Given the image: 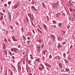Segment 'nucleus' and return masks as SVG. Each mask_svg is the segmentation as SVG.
<instances>
[{
    "instance_id": "nucleus-27",
    "label": "nucleus",
    "mask_w": 75,
    "mask_h": 75,
    "mask_svg": "<svg viewBox=\"0 0 75 75\" xmlns=\"http://www.w3.org/2000/svg\"><path fill=\"white\" fill-rule=\"evenodd\" d=\"M3 16L2 15L1 17V18H0V20L1 21L2 20V19H3Z\"/></svg>"
},
{
    "instance_id": "nucleus-12",
    "label": "nucleus",
    "mask_w": 75,
    "mask_h": 75,
    "mask_svg": "<svg viewBox=\"0 0 75 75\" xmlns=\"http://www.w3.org/2000/svg\"><path fill=\"white\" fill-rule=\"evenodd\" d=\"M38 69L40 71H42V68L40 67H38Z\"/></svg>"
},
{
    "instance_id": "nucleus-30",
    "label": "nucleus",
    "mask_w": 75,
    "mask_h": 75,
    "mask_svg": "<svg viewBox=\"0 0 75 75\" xmlns=\"http://www.w3.org/2000/svg\"><path fill=\"white\" fill-rule=\"evenodd\" d=\"M13 40L14 41H18V40L17 39H13Z\"/></svg>"
},
{
    "instance_id": "nucleus-56",
    "label": "nucleus",
    "mask_w": 75,
    "mask_h": 75,
    "mask_svg": "<svg viewBox=\"0 0 75 75\" xmlns=\"http://www.w3.org/2000/svg\"><path fill=\"white\" fill-rule=\"evenodd\" d=\"M10 27L11 28V29H12V30H13V27L10 26Z\"/></svg>"
},
{
    "instance_id": "nucleus-42",
    "label": "nucleus",
    "mask_w": 75,
    "mask_h": 75,
    "mask_svg": "<svg viewBox=\"0 0 75 75\" xmlns=\"http://www.w3.org/2000/svg\"><path fill=\"white\" fill-rule=\"evenodd\" d=\"M0 15H1L2 16H4L3 14L1 12H0Z\"/></svg>"
},
{
    "instance_id": "nucleus-46",
    "label": "nucleus",
    "mask_w": 75,
    "mask_h": 75,
    "mask_svg": "<svg viewBox=\"0 0 75 75\" xmlns=\"http://www.w3.org/2000/svg\"><path fill=\"white\" fill-rule=\"evenodd\" d=\"M69 54V51H68L67 52V54Z\"/></svg>"
},
{
    "instance_id": "nucleus-18",
    "label": "nucleus",
    "mask_w": 75,
    "mask_h": 75,
    "mask_svg": "<svg viewBox=\"0 0 75 75\" xmlns=\"http://www.w3.org/2000/svg\"><path fill=\"white\" fill-rule=\"evenodd\" d=\"M21 32H22V33H23V32H24V29H23V27L21 28Z\"/></svg>"
},
{
    "instance_id": "nucleus-58",
    "label": "nucleus",
    "mask_w": 75,
    "mask_h": 75,
    "mask_svg": "<svg viewBox=\"0 0 75 75\" xmlns=\"http://www.w3.org/2000/svg\"><path fill=\"white\" fill-rule=\"evenodd\" d=\"M53 26L54 28H56V26L55 25H53Z\"/></svg>"
},
{
    "instance_id": "nucleus-38",
    "label": "nucleus",
    "mask_w": 75,
    "mask_h": 75,
    "mask_svg": "<svg viewBox=\"0 0 75 75\" xmlns=\"http://www.w3.org/2000/svg\"><path fill=\"white\" fill-rule=\"evenodd\" d=\"M63 56L64 57H66V54H65V53H64L63 54Z\"/></svg>"
},
{
    "instance_id": "nucleus-60",
    "label": "nucleus",
    "mask_w": 75,
    "mask_h": 75,
    "mask_svg": "<svg viewBox=\"0 0 75 75\" xmlns=\"http://www.w3.org/2000/svg\"><path fill=\"white\" fill-rule=\"evenodd\" d=\"M28 40H30V37H28Z\"/></svg>"
},
{
    "instance_id": "nucleus-26",
    "label": "nucleus",
    "mask_w": 75,
    "mask_h": 75,
    "mask_svg": "<svg viewBox=\"0 0 75 75\" xmlns=\"http://www.w3.org/2000/svg\"><path fill=\"white\" fill-rule=\"evenodd\" d=\"M4 51L5 54H6V55H7V51H6L5 50H4Z\"/></svg>"
},
{
    "instance_id": "nucleus-39",
    "label": "nucleus",
    "mask_w": 75,
    "mask_h": 75,
    "mask_svg": "<svg viewBox=\"0 0 75 75\" xmlns=\"http://www.w3.org/2000/svg\"><path fill=\"white\" fill-rule=\"evenodd\" d=\"M52 22L53 23H54V24H55V23H56V22H55V21L54 20L52 21Z\"/></svg>"
},
{
    "instance_id": "nucleus-23",
    "label": "nucleus",
    "mask_w": 75,
    "mask_h": 75,
    "mask_svg": "<svg viewBox=\"0 0 75 75\" xmlns=\"http://www.w3.org/2000/svg\"><path fill=\"white\" fill-rule=\"evenodd\" d=\"M62 32H63V34H62V35H64V34H65V31L64 30H62Z\"/></svg>"
},
{
    "instance_id": "nucleus-63",
    "label": "nucleus",
    "mask_w": 75,
    "mask_h": 75,
    "mask_svg": "<svg viewBox=\"0 0 75 75\" xmlns=\"http://www.w3.org/2000/svg\"><path fill=\"white\" fill-rule=\"evenodd\" d=\"M6 75H7V69H6Z\"/></svg>"
},
{
    "instance_id": "nucleus-40",
    "label": "nucleus",
    "mask_w": 75,
    "mask_h": 75,
    "mask_svg": "<svg viewBox=\"0 0 75 75\" xmlns=\"http://www.w3.org/2000/svg\"><path fill=\"white\" fill-rule=\"evenodd\" d=\"M11 3V2L10 1H9L8 3V4H10Z\"/></svg>"
},
{
    "instance_id": "nucleus-32",
    "label": "nucleus",
    "mask_w": 75,
    "mask_h": 75,
    "mask_svg": "<svg viewBox=\"0 0 75 75\" xmlns=\"http://www.w3.org/2000/svg\"><path fill=\"white\" fill-rule=\"evenodd\" d=\"M43 26H44V27H45V28H47V27L46 26V25H45L44 24H43Z\"/></svg>"
},
{
    "instance_id": "nucleus-51",
    "label": "nucleus",
    "mask_w": 75,
    "mask_h": 75,
    "mask_svg": "<svg viewBox=\"0 0 75 75\" xmlns=\"http://www.w3.org/2000/svg\"><path fill=\"white\" fill-rule=\"evenodd\" d=\"M43 59L44 61L45 60V57H44V56L43 57Z\"/></svg>"
},
{
    "instance_id": "nucleus-57",
    "label": "nucleus",
    "mask_w": 75,
    "mask_h": 75,
    "mask_svg": "<svg viewBox=\"0 0 75 75\" xmlns=\"http://www.w3.org/2000/svg\"><path fill=\"white\" fill-rule=\"evenodd\" d=\"M44 45H42V48H43L44 47Z\"/></svg>"
},
{
    "instance_id": "nucleus-33",
    "label": "nucleus",
    "mask_w": 75,
    "mask_h": 75,
    "mask_svg": "<svg viewBox=\"0 0 75 75\" xmlns=\"http://www.w3.org/2000/svg\"><path fill=\"white\" fill-rule=\"evenodd\" d=\"M31 61L30 60H29V61H28V64H29V65H30V63H31Z\"/></svg>"
},
{
    "instance_id": "nucleus-6",
    "label": "nucleus",
    "mask_w": 75,
    "mask_h": 75,
    "mask_svg": "<svg viewBox=\"0 0 75 75\" xmlns=\"http://www.w3.org/2000/svg\"><path fill=\"white\" fill-rule=\"evenodd\" d=\"M61 16V13H57L56 14V16L57 17H58L59 16Z\"/></svg>"
},
{
    "instance_id": "nucleus-20",
    "label": "nucleus",
    "mask_w": 75,
    "mask_h": 75,
    "mask_svg": "<svg viewBox=\"0 0 75 75\" xmlns=\"http://www.w3.org/2000/svg\"><path fill=\"white\" fill-rule=\"evenodd\" d=\"M42 4L43 6V7H45V4H44V3L42 2Z\"/></svg>"
},
{
    "instance_id": "nucleus-36",
    "label": "nucleus",
    "mask_w": 75,
    "mask_h": 75,
    "mask_svg": "<svg viewBox=\"0 0 75 75\" xmlns=\"http://www.w3.org/2000/svg\"><path fill=\"white\" fill-rule=\"evenodd\" d=\"M4 41H5V42H7V40H6V39L5 38L4 39Z\"/></svg>"
},
{
    "instance_id": "nucleus-13",
    "label": "nucleus",
    "mask_w": 75,
    "mask_h": 75,
    "mask_svg": "<svg viewBox=\"0 0 75 75\" xmlns=\"http://www.w3.org/2000/svg\"><path fill=\"white\" fill-rule=\"evenodd\" d=\"M65 70L66 72H68V71H69V69L68 68H66L65 69Z\"/></svg>"
},
{
    "instance_id": "nucleus-49",
    "label": "nucleus",
    "mask_w": 75,
    "mask_h": 75,
    "mask_svg": "<svg viewBox=\"0 0 75 75\" xmlns=\"http://www.w3.org/2000/svg\"><path fill=\"white\" fill-rule=\"evenodd\" d=\"M45 66H47L48 64H47V63H45Z\"/></svg>"
},
{
    "instance_id": "nucleus-47",
    "label": "nucleus",
    "mask_w": 75,
    "mask_h": 75,
    "mask_svg": "<svg viewBox=\"0 0 75 75\" xmlns=\"http://www.w3.org/2000/svg\"><path fill=\"white\" fill-rule=\"evenodd\" d=\"M9 53L11 55H11H12V53H11L10 52H9Z\"/></svg>"
},
{
    "instance_id": "nucleus-59",
    "label": "nucleus",
    "mask_w": 75,
    "mask_h": 75,
    "mask_svg": "<svg viewBox=\"0 0 75 75\" xmlns=\"http://www.w3.org/2000/svg\"><path fill=\"white\" fill-rule=\"evenodd\" d=\"M5 10L3 9V13H5Z\"/></svg>"
},
{
    "instance_id": "nucleus-16",
    "label": "nucleus",
    "mask_w": 75,
    "mask_h": 75,
    "mask_svg": "<svg viewBox=\"0 0 75 75\" xmlns=\"http://www.w3.org/2000/svg\"><path fill=\"white\" fill-rule=\"evenodd\" d=\"M18 50V49H16V48H14V52H16Z\"/></svg>"
},
{
    "instance_id": "nucleus-53",
    "label": "nucleus",
    "mask_w": 75,
    "mask_h": 75,
    "mask_svg": "<svg viewBox=\"0 0 75 75\" xmlns=\"http://www.w3.org/2000/svg\"><path fill=\"white\" fill-rule=\"evenodd\" d=\"M69 27H70V26H69V25H68V27H67V28H68V29H69Z\"/></svg>"
},
{
    "instance_id": "nucleus-29",
    "label": "nucleus",
    "mask_w": 75,
    "mask_h": 75,
    "mask_svg": "<svg viewBox=\"0 0 75 75\" xmlns=\"http://www.w3.org/2000/svg\"><path fill=\"white\" fill-rule=\"evenodd\" d=\"M62 44H63V45H64V44H66V42H63L62 43Z\"/></svg>"
},
{
    "instance_id": "nucleus-28",
    "label": "nucleus",
    "mask_w": 75,
    "mask_h": 75,
    "mask_svg": "<svg viewBox=\"0 0 75 75\" xmlns=\"http://www.w3.org/2000/svg\"><path fill=\"white\" fill-rule=\"evenodd\" d=\"M46 17L47 19V21H49V17H48V16H47Z\"/></svg>"
},
{
    "instance_id": "nucleus-24",
    "label": "nucleus",
    "mask_w": 75,
    "mask_h": 75,
    "mask_svg": "<svg viewBox=\"0 0 75 75\" xmlns=\"http://www.w3.org/2000/svg\"><path fill=\"white\" fill-rule=\"evenodd\" d=\"M49 57L50 58V59H51L52 58V55H51V54H50L49 56Z\"/></svg>"
},
{
    "instance_id": "nucleus-10",
    "label": "nucleus",
    "mask_w": 75,
    "mask_h": 75,
    "mask_svg": "<svg viewBox=\"0 0 75 75\" xmlns=\"http://www.w3.org/2000/svg\"><path fill=\"white\" fill-rule=\"evenodd\" d=\"M55 58H56V59H58V60H59V59H60V58L59 57V56H56L55 57Z\"/></svg>"
},
{
    "instance_id": "nucleus-7",
    "label": "nucleus",
    "mask_w": 75,
    "mask_h": 75,
    "mask_svg": "<svg viewBox=\"0 0 75 75\" xmlns=\"http://www.w3.org/2000/svg\"><path fill=\"white\" fill-rule=\"evenodd\" d=\"M31 8L33 9V10H35V11H37V9H35V7L34 6H31Z\"/></svg>"
},
{
    "instance_id": "nucleus-25",
    "label": "nucleus",
    "mask_w": 75,
    "mask_h": 75,
    "mask_svg": "<svg viewBox=\"0 0 75 75\" xmlns=\"http://www.w3.org/2000/svg\"><path fill=\"white\" fill-rule=\"evenodd\" d=\"M40 48H41L40 46H38V51H39V52L40 51Z\"/></svg>"
},
{
    "instance_id": "nucleus-2",
    "label": "nucleus",
    "mask_w": 75,
    "mask_h": 75,
    "mask_svg": "<svg viewBox=\"0 0 75 75\" xmlns=\"http://www.w3.org/2000/svg\"><path fill=\"white\" fill-rule=\"evenodd\" d=\"M50 37L51 38H52L54 39L53 41H55V36L54 35H50Z\"/></svg>"
},
{
    "instance_id": "nucleus-19",
    "label": "nucleus",
    "mask_w": 75,
    "mask_h": 75,
    "mask_svg": "<svg viewBox=\"0 0 75 75\" xmlns=\"http://www.w3.org/2000/svg\"><path fill=\"white\" fill-rule=\"evenodd\" d=\"M40 59H35V61H39V62H41V61H40Z\"/></svg>"
},
{
    "instance_id": "nucleus-37",
    "label": "nucleus",
    "mask_w": 75,
    "mask_h": 75,
    "mask_svg": "<svg viewBox=\"0 0 75 75\" xmlns=\"http://www.w3.org/2000/svg\"><path fill=\"white\" fill-rule=\"evenodd\" d=\"M14 48L11 49V51H12V52H13V51H14Z\"/></svg>"
},
{
    "instance_id": "nucleus-9",
    "label": "nucleus",
    "mask_w": 75,
    "mask_h": 75,
    "mask_svg": "<svg viewBox=\"0 0 75 75\" xmlns=\"http://www.w3.org/2000/svg\"><path fill=\"white\" fill-rule=\"evenodd\" d=\"M57 47L58 48H62V46H61V44H59L58 45Z\"/></svg>"
},
{
    "instance_id": "nucleus-44",
    "label": "nucleus",
    "mask_w": 75,
    "mask_h": 75,
    "mask_svg": "<svg viewBox=\"0 0 75 75\" xmlns=\"http://www.w3.org/2000/svg\"><path fill=\"white\" fill-rule=\"evenodd\" d=\"M23 38H24L25 40H26V38H25V36H23Z\"/></svg>"
},
{
    "instance_id": "nucleus-31",
    "label": "nucleus",
    "mask_w": 75,
    "mask_h": 75,
    "mask_svg": "<svg viewBox=\"0 0 75 75\" xmlns=\"http://www.w3.org/2000/svg\"><path fill=\"white\" fill-rule=\"evenodd\" d=\"M30 40L27 41V44H30Z\"/></svg>"
},
{
    "instance_id": "nucleus-3",
    "label": "nucleus",
    "mask_w": 75,
    "mask_h": 75,
    "mask_svg": "<svg viewBox=\"0 0 75 75\" xmlns=\"http://www.w3.org/2000/svg\"><path fill=\"white\" fill-rule=\"evenodd\" d=\"M58 4H57L56 3H54L53 5L52 6V7H54V8H57V6H58Z\"/></svg>"
},
{
    "instance_id": "nucleus-62",
    "label": "nucleus",
    "mask_w": 75,
    "mask_h": 75,
    "mask_svg": "<svg viewBox=\"0 0 75 75\" xmlns=\"http://www.w3.org/2000/svg\"><path fill=\"white\" fill-rule=\"evenodd\" d=\"M5 44H3V46L4 47H4H5Z\"/></svg>"
},
{
    "instance_id": "nucleus-4",
    "label": "nucleus",
    "mask_w": 75,
    "mask_h": 75,
    "mask_svg": "<svg viewBox=\"0 0 75 75\" xmlns=\"http://www.w3.org/2000/svg\"><path fill=\"white\" fill-rule=\"evenodd\" d=\"M59 67L60 69H62V64H61V63H60L59 64Z\"/></svg>"
},
{
    "instance_id": "nucleus-8",
    "label": "nucleus",
    "mask_w": 75,
    "mask_h": 75,
    "mask_svg": "<svg viewBox=\"0 0 75 75\" xmlns=\"http://www.w3.org/2000/svg\"><path fill=\"white\" fill-rule=\"evenodd\" d=\"M67 6H69V7H71V6H72V4H71V3H67Z\"/></svg>"
},
{
    "instance_id": "nucleus-61",
    "label": "nucleus",
    "mask_w": 75,
    "mask_h": 75,
    "mask_svg": "<svg viewBox=\"0 0 75 75\" xmlns=\"http://www.w3.org/2000/svg\"><path fill=\"white\" fill-rule=\"evenodd\" d=\"M16 25H18V22H16Z\"/></svg>"
},
{
    "instance_id": "nucleus-50",
    "label": "nucleus",
    "mask_w": 75,
    "mask_h": 75,
    "mask_svg": "<svg viewBox=\"0 0 75 75\" xmlns=\"http://www.w3.org/2000/svg\"><path fill=\"white\" fill-rule=\"evenodd\" d=\"M62 15L63 16H65V14L64 13H63Z\"/></svg>"
},
{
    "instance_id": "nucleus-22",
    "label": "nucleus",
    "mask_w": 75,
    "mask_h": 75,
    "mask_svg": "<svg viewBox=\"0 0 75 75\" xmlns=\"http://www.w3.org/2000/svg\"><path fill=\"white\" fill-rule=\"evenodd\" d=\"M26 18L27 22H28V23H29V20H28V18L27 17V16H26Z\"/></svg>"
},
{
    "instance_id": "nucleus-54",
    "label": "nucleus",
    "mask_w": 75,
    "mask_h": 75,
    "mask_svg": "<svg viewBox=\"0 0 75 75\" xmlns=\"http://www.w3.org/2000/svg\"><path fill=\"white\" fill-rule=\"evenodd\" d=\"M4 6H6V7L7 6V4H4Z\"/></svg>"
},
{
    "instance_id": "nucleus-21",
    "label": "nucleus",
    "mask_w": 75,
    "mask_h": 75,
    "mask_svg": "<svg viewBox=\"0 0 75 75\" xmlns=\"http://www.w3.org/2000/svg\"><path fill=\"white\" fill-rule=\"evenodd\" d=\"M38 27L40 30H42V28H41V27H40V25H38Z\"/></svg>"
},
{
    "instance_id": "nucleus-14",
    "label": "nucleus",
    "mask_w": 75,
    "mask_h": 75,
    "mask_svg": "<svg viewBox=\"0 0 75 75\" xmlns=\"http://www.w3.org/2000/svg\"><path fill=\"white\" fill-rule=\"evenodd\" d=\"M58 25L59 27H61V26H62V23H59Z\"/></svg>"
},
{
    "instance_id": "nucleus-15",
    "label": "nucleus",
    "mask_w": 75,
    "mask_h": 75,
    "mask_svg": "<svg viewBox=\"0 0 75 75\" xmlns=\"http://www.w3.org/2000/svg\"><path fill=\"white\" fill-rule=\"evenodd\" d=\"M37 30L38 31L40 32V33H41V34H42V32L41 31V30H40V29H38V28L37 29Z\"/></svg>"
},
{
    "instance_id": "nucleus-5",
    "label": "nucleus",
    "mask_w": 75,
    "mask_h": 75,
    "mask_svg": "<svg viewBox=\"0 0 75 75\" xmlns=\"http://www.w3.org/2000/svg\"><path fill=\"white\" fill-rule=\"evenodd\" d=\"M37 41H38V42H39V43L40 44H41V42H42V40L41 39L38 40Z\"/></svg>"
},
{
    "instance_id": "nucleus-64",
    "label": "nucleus",
    "mask_w": 75,
    "mask_h": 75,
    "mask_svg": "<svg viewBox=\"0 0 75 75\" xmlns=\"http://www.w3.org/2000/svg\"><path fill=\"white\" fill-rule=\"evenodd\" d=\"M61 72H63L64 71V69H62L61 70Z\"/></svg>"
},
{
    "instance_id": "nucleus-43",
    "label": "nucleus",
    "mask_w": 75,
    "mask_h": 75,
    "mask_svg": "<svg viewBox=\"0 0 75 75\" xmlns=\"http://www.w3.org/2000/svg\"><path fill=\"white\" fill-rule=\"evenodd\" d=\"M9 17H11V14L10 13H9Z\"/></svg>"
},
{
    "instance_id": "nucleus-35",
    "label": "nucleus",
    "mask_w": 75,
    "mask_h": 75,
    "mask_svg": "<svg viewBox=\"0 0 75 75\" xmlns=\"http://www.w3.org/2000/svg\"><path fill=\"white\" fill-rule=\"evenodd\" d=\"M47 52V50L44 51L43 52V53H45L46 52Z\"/></svg>"
},
{
    "instance_id": "nucleus-34",
    "label": "nucleus",
    "mask_w": 75,
    "mask_h": 75,
    "mask_svg": "<svg viewBox=\"0 0 75 75\" xmlns=\"http://www.w3.org/2000/svg\"><path fill=\"white\" fill-rule=\"evenodd\" d=\"M17 7H18V6H14V9H16V8H17Z\"/></svg>"
},
{
    "instance_id": "nucleus-52",
    "label": "nucleus",
    "mask_w": 75,
    "mask_h": 75,
    "mask_svg": "<svg viewBox=\"0 0 75 75\" xmlns=\"http://www.w3.org/2000/svg\"><path fill=\"white\" fill-rule=\"evenodd\" d=\"M69 10H70V11H71V12H72V9H71V8H69Z\"/></svg>"
},
{
    "instance_id": "nucleus-1",
    "label": "nucleus",
    "mask_w": 75,
    "mask_h": 75,
    "mask_svg": "<svg viewBox=\"0 0 75 75\" xmlns=\"http://www.w3.org/2000/svg\"><path fill=\"white\" fill-rule=\"evenodd\" d=\"M28 17H29L30 18V20L31 21V20L32 21H33L34 20V16H33V14H32V15L31 13H29L28 14Z\"/></svg>"
},
{
    "instance_id": "nucleus-45",
    "label": "nucleus",
    "mask_w": 75,
    "mask_h": 75,
    "mask_svg": "<svg viewBox=\"0 0 75 75\" xmlns=\"http://www.w3.org/2000/svg\"><path fill=\"white\" fill-rule=\"evenodd\" d=\"M23 64H25V59H24L23 61Z\"/></svg>"
},
{
    "instance_id": "nucleus-41",
    "label": "nucleus",
    "mask_w": 75,
    "mask_h": 75,
    "mask_svg": "<svg viewBox=\"0 0 75 75\" xmlns=\"http://www.w3.org/2000/svg\"><path fill=\"white\" fill-rule=\"evenodd\" d=\"M13 40L15 38V37H14V36H13L12 37Z\"/></svg>"
},
{
    "instance_id": "nucleus-55",
    "label": "nucleus",
    "mask_w": 75,
    "mask_h": 75,
    "mask_svg": "<svg viewBox=\"0 0 75 75\" xmlns=\"http://www.w3.org/2000/svg\"><path fill=\"white\" fill-rule=\"evenodd\" d=\"M4 47H3V49H4V50H6V48H5V47H4Z\"/></svg>"
},
{
    "instance_id": "nucleus-48",
    "label": "nucleus",
    "mask_w": 75,
    "mask_h": 75,
    "mask_svg": "<svg viewBox=\"0 0 75 75\" xmlns=\"http://www.w3.org/2000/svg\"><path fill=\"white\" fill-rule=\"evenodd\" d=\"M32 31L33 33H34V34H35V31H34V30H32Z\"/></svg>"
},
{
    "instance_id": "nucleus-11",
    "label": "nucleus",
    "mask_w": 75,
    "mask_h": 75,
    "mask_svg": "<svg viewBox=\"0 0 75 75\" xmlns=\"http://www.w3.org/2000/svg\"><path fill=\"white\" fill-rule=\"evenodd\" d=\"M40 65L42 67V69H44V65H43V64H40Z\"/></svg>"
},
{
    "instance_id": "nucleus-17",
    "label": "nucleus",
    "mask_w": 75,
    "mask_h": 75,
    "mask_svg": "<svg viewBox=\"0 0 75 75\" xmlns=\"http://www.w3.org/2000/svg\"><path fill=\"white\" fill-rule=\"evenodd\" d=\"M35 1H32V2L31 3H32L31 4H35Z\"/></svg>"
}]
</instances>
